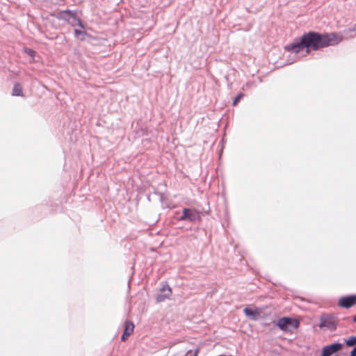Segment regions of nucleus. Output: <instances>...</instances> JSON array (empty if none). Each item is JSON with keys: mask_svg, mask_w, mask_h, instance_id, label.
I'll return each mask as SVG.
<instances>
[{"mask_svg": "<svg viewBox=\"0 0 356 356\" xmlns=\"http://www.w3.org/2000/svg\"><path fill=\"white\" fill-rule=\"evenodd\" d=\"M74 35L77 39H79L80 40H84L87 33H86V31H84V28L81 29H74Z\"/></svg>", "mask_w": 356, "mask_h": 356, "instance_id": "nucleus-13", "label": "nucleus"}, {"mask_svg": "<svg viewBox=\"0 0 356 356\" xmlns=\"http://www.w3.org/2000/svg\"><path fill=\"white\" fill-rule=\"evenodd\" d=\"M244 97L243 93H239L234 99L233 105L235 106L238 104V102Z\"/></svg>", "mask_w": 356, "mask_h": 356, "instance_id": "nucleus-15", "label": "nucleus"}, {"mask_svg": "<svg viewBox=\"0 0 356 356\" xmlns=\"http://www.w3.org/2000/svg\"><path fill=\"white\" fill-rule=\"evenodd\" d=\"M301 37L302 43L305 44L307 54L312 51H317L337 44L342 40V36L335 33L321 34L318 32L309 31Z\"/></svg>", "mask_w": 356, "mask_h": 356, "instance_id": "nucleus-1", "label": "nucleus"}, {"mask_svg": "<svg viewBox=\"0 0 356 356\" xmlns=\"http://www.w3.org/2000/svg\"><path fill=\"white\" fill-rule=\"evenodd\" d=\"M134 324L130 321H126L124 323V332L121 337L122 341H125L128 337L134 332Z\"/></svg>", "mask_w": 356, "mask_h": 356, "instance_id": "nucleus-7", "label": "nucleus"}, {"mask_svg": "<svg viewBox=\"0 0 356 356\" xmlns=\"http://www.w3.org/2000/svg\"><path fill=\"white\" fill-rule=\"evenodd\" d=\"M198 218L199 216L196 211L190 209H184L182 211V216L180 217V220H189L190 221H193Z\"/></svg>", "mask_w": 356, "mask_h": 356, "instance_id": "nucleus-8", "label": "nucleus"}, {"mask_svg": "<svg viewBox=\"0 0 356 356\" xmlns=\"http://www.w3.org/2000/svg\"><path fill=\"white\" fill-rule=\"evenodd\" d=\"M284 49L289 52L299 54L304 49L306 50V47H305V44L302 43L301 37L299 41L294 42L285 46Z\"/></svg>", "mask_w": 356, "mask_h": 356, "instance_id": "nucleus-6", "label": "nucleus"}, {"mask_svg": "<svg viewBox=\"0 0 356 356\" xmlns=\"http://www.w3.org/2000/svg\"><path fill=\"white\" fill-rule=\"evenodd\" d=\"M356 305V295L348 296L339 300L338 305L342 308H350Z\"/></svg>", "mask_w": 356, "mask_h": 356, "instance_id": "nucleus-5", "label": "nucleus"}, {"mask_svg": "<svg viewBox=\"0 0 356 356\" xmlns=\"http://www.w3.org/2000/svg\"><path fill=\"white\" fill-rule=\"evenodd\" d=\"M24 51L26 54H27L29 56L31 57H34L35 55V51L31 49L26 47L24 48Z\"/></svg>", "mask_w": 356, "mask_h": 356, "instance_id": "nucleus-16", "label": "nucleus"}, {"mask_svg": "<svg viewBox=\"0 0 356 356\" xmlns=\"http://www.w3.org/2000/svg\"><path fill=\"white\" fill-rule=\"evenodd\" d=\"M337 321L331 315H323L320 318L319 327L327 330H334L336 329Z\"/></svg>", "mask_w": 356, "mask_h": 356, "instance_id": "nucleus-3", "label": "nucleus"}, {"mask_svg": "<svg viewBox=\"0 0 356 356\" xmlns=\"http://www.w3.org/2000/svg\"><path fill=\"white\" fill-rule=\"evenodd\" d=\"M353 321H354L355 322H356V316H354V318H353Z\"/></svg>", "mask_w": 356, "mask_h": 356, "instance_id": "nucleus-19", "label": "nucleus"}, {"mask_svg": "<svg viewBox=\"0 0 356 356\" xmlns=\"http://www.w3.org/2000/svg\"><path fill=\"white\" fill-rule=\"evenodd\" d=\"M345 343L349 347L356 345V336H352L346 339Z\"/></svg>", "mask_w": 356, "mask_h": 356, "instance_id": "nucleus-14", "label": "nucleus"}, {"mask_svg": "<svg viewBox=\"0 0 356 356\" xmlns=\"http://www.w3.org/2000/svg\"><path fill=\"white\" fill-rule=\"evenodd\" d=\"M13 96H24L23 91H22V87L20 83H15L13 86V92H12Z\"/></svg>", "mask_w": 356, "mask_h": 356, "instance_id": "nucleus-12", "label": "nucleus"}, {"mask_svg": "<svg viewBox=\"0 0 356 356\" xmlns=\"http://www.w3.org/2000/svg\"><path fill=\"white\" fill-rule=\"evenodd\" d=\"M350 356H356V347L351 350Z\"/></svg>", "mask_w": 356, "mask_h": 356, "instance_id": "nucleus-18", "label": "nucleus"}, {"mask_svg": "<svg viewBox=\"0 0 356 356\" xmlns=\"http://www.w3.org/2000/svg\"><path fill=\"white\" fill-rule=\"evenodd\" d=\"M245 314L252 320H257L261 314V312L258 308L254 309L245 307L243 309Z\"/></svg>", "mask_w": 356, "mask_h": 356, "instance_id": "nucleus-10", "label": "nucleus"}, {"mask_svg": "<svg viewBox=\"0 0 356 356\" xmlns=\"http://www.w3.org/2000/svg\"><path fill=\"white\" fill-rule=\"evenodd\" d=\"M198 353V349H196L195 350H190L186 353V356H197Z\"/></svg>", "mask_w": 356, "mask_h": 356, "instance_id": "nucleus-17", "label": "nucleus"}, {"mask_svg": "<svg viewBox=\"0 0 356 356\" xmlns=\"http://www.w3.org/2000/svg\"><path fill=\"white\" fill-rule=\"evenodd\" d=\"M161 293L158 295L156 300L159 302L164 301L165 299L169 298L172 294V289L168 285L163 286L161 289Z\"/></svg>", "mask_w": 356, "mask_h": 356, "instance_id": "nucleus-9", "label": "nucleus"}, {"mask_svg": "<svg viewBox=\"0 0 356 356\" xmlns=\"http://www.w3.org/2000/svg\"><path fill=\"white\" fill-rule=\"evenodd\" d=\"M275 325L285 332L293 333L300 325L298 320L289 317H283L277 320Z\"/></svg>", "mask_w": 356, "mask_h": 356, "instance_id": "nucleus-2", "label": "nucleus"}, {"mask_svg": "<svg viewBox=\"0 0 356 356\" xmlns=\"http://www.w3.org/2000/svg\"><path fill=\"white\" fill-rule=\"evenodd\" d=\"M70 17L68 19V22L73 26H79L81 29H83L84 26L80 19L77 18L74 14L70 13Z\"/></svg>", "mask_w": 356, "mask_h": 356, "instance_id": "nucleus-11", "label": "nucleus"}, {"mask_svg": "<svg viewBox=\"0 0 356 356\" xmlns=\"http://www.w3.org/2000/svg\"><path fill=\"white\" fill-rule=\"evenodd\" d=\"M343 344L340 343H334L325 346L323 348L321 356H332L341 350Z\"/></svg>", "mask_w": 356, "mask_h": 356, "instance_id": "nucleus-4", "label": "nucleus"}]
</instances>
